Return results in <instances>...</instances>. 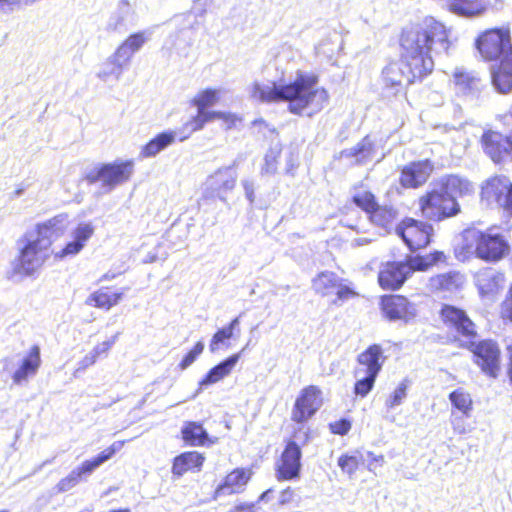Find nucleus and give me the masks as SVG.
<instances>
[{"instance_id": "1", "label": "nucleus", "mask_w": 512, "mask_h": 512, "mask_svg": "<svg viewBox=\"0 0 512 512\" xmlns=\"http://www.w3.org/2000/svg\"><path fill=\"white\" fill-rule=\"evenodd\" d=\"M68 223V215L59 214L38 223L35 230L26 232L18 241L19 254L12 262L13 273L33 276L48 259L52 243L64 235Z\"/></svg>"}, {"instance_id": "2", "label": "nucleus", "mask_w": 512, "mask_h": 512, "mask_svg": "<svg viewBox=\"0 0 512 512\" xmlns=\"http://www.w3.org/2000/svg\"><path fill=\"white\" fill-rule=\"evenodd\" d=\"M319 78L315 74L298 72L289 83L262 89L259 97L263 101L288 102L290 113L312 117L322 111L329 102V93L318 87Z\"/></svg>"}, {"instance_id": "3", "label": "nucleus", "mask_w": 512, "mask_h": 512, "mask_svg": "<svg viewBox=\"0 0 512 512\" xmlns=\"http://www.w3.org/2000/svg\"><path fill=\"white\" fill-rule=\"evenodd\" d=\"M474 193V185L456 174H447L435 181L434 187L417 199L420 216L428 222L439 223L457 216L461 206L457 197Z\"/></svg>"}, {"instance_id": "4", "label": "nucleus", "mask_w": 512, "mask_h": 512, "mask_svg": "<svg viewBox=\"0 0 512 512\" xmlns=\"http://www.w3.org/2000/svg\"><path fill=\"white\" fill-rule=\"evenodd\" d=\"M435 69V62L430 53L401 51L399 62L389 63L382 71V79L386 89L403 92L402 80L408 85L420 83L428 78Z\"/></svg>"}, {"instance_id": "5", "label": "nucleus", "mask_w": 512, "mask_h": 512, "mask_svg": "<svg viewBox=\"0 0 512 512\" xmlns=\"http://www.w3.org/2000/svg\"><path fill=\"white\" fill-rule=\"evenodd\" d=\"M398 43L401 51L430 53L437 46H448L449 31L433 17H424L403 27Z\"/></svg>"}, {"instance_id": "6", "label": "nucleus", "mask_w": 512, "mask_h": 512, "mask_svg": "<svg viewBox=\"0 0 512 512\" xmlns=\"http://www.w3.org/2000/svg\"><path fill=\"white\" fill-rule=\"evenodd\" d=\"M464 241L456 253L462 260L474 256L486 263H496L504 259L510 251V245L505 237L500 233H494L492 229L466 230Z\"/></svg>"}, {"instance_id": "7", "label": "nucleus", "mask_w": 512, "mask_h": 512, "mask_svg": "<svg viewBox=\"0 0 512 512\" xmlns=\"http://www.w3.org/2000/svg\"><path fill=\"white\" fill-rule=\"evenodd\" d=\"M385 360L384 349L377 343L369 345L357 355V366L353 371V375L358 378L353 387L356 396L365 398L372 391Z\"/></svg>"}, {"instance_id": "8", "label": "nucleus", "mask_w": 512, "mask_h": 512, "mask_svg": "<svg viewBox=\"0 0 512 512\" xmlns=\"http://www.w3.org/2000/svg\"><path fill=\"white\" fill-rule=\"evenodd\" d=\"M133 172V160L116 159L113 162L94 165L85 173L83 179L90 185L100 183V193L109 194L117 186L126 183Z\"/></svg>"}, {"instance_id": "9", "label": "nucleus", "mask_w": 512, "mask_h": 512, "mask_svg": "<svg viewBox=\"0 0 512 512\" xmlns=\"http://www.w3.org/2000/svg\"><path fill=\"white\" fill-rule=\"evenodd\" d=\"M353 190L351 203L367 215L372 225L388 230L396 222L398 211L394 206L380 204L377 196L363 184L355 185Z\"/></svg>"}, {"instance_id": "10", "label": "nucleus", "mask_w": 512, "mask_h": 512, "mask_svg": "<svg viewBox=\"0 0 512 512\" xmlns=\"http://www.w3.org/2000/svg\"><path fill=\"white\" fill-rule=\"evenodd\" d=\"M461 347L470 352L472 363L482 374L492 379L500 376L502 372V351L495 339H469Z\"/></svg>"}, {"instance_id": "11", "label": "nucleus", "mask_w": 512, "mask_h": 512, "mask_svg": "<svg viewBox=\"0 0 512 512\" xmlns=\"http://www.w3.org/2000/svg\"><path fill=\"white\" fill-rule=\"evenodd\" d=\"M511 45L508 27L489 28L478 35L475 46L484 61L501 60Z\"/></svg>"}, {"instance_id": "12", "label": "nucleus", "mask_w": 512, "mask_h": 512, "mask_svg": "<svg viewBox=\"0 0 512 512\" xmlns=\"http://www.w3.org/2000/svg\"><path fill=\"white\" fill-rule=\"evenodd\" d=\"M396 234L411 252H415L430 245L434 236V228L428 221L405 217L397 225Z\"/></svg>"}, {"instance_id": "13", "label": "nucleus", "mask_w": 512, "mask_h": 512, "mask_svg": "<svg viewBox=\"0 0 512 512\" xmlns=\"http://www.w3.org/2000/svg\"><path fill=\"white\" fill-rule=\"evenodd\" d=\"M480 200L486 206H498L512 217V183L503 175L486 179L480 190Z\"/></svg>"}, {"instance_id": "14", "label": "nucleus", "mask_w": 512, "mask_h": 512, "mask_svg": "<svg viewBox=\"0 0 512 512\" xmlns=\"http://www.w3.org/2000/svg\"><path fill=\"white\" fill-rule=\"evenodd\" d=\"M507 115L512 120V104ZM479 144L485 155L495 164H501L508 156L512 155V128L508 134H503L493 128H486L480 136Z\"/></svg>"}, {"instance_id": "15", "label": "nucleus", "mask_w": 512, "mask_h": 512, "mask_svg": "<svg viewBox=\"0 0 512 512\" xmlns=\"http://www.w3.org/2000/svg\"><path fill=\"white\" fill-rule=\"evenodd\" d=\"M121 447V442H115L95 457L85 460L80 466L73 469L66 477L62 478L57 483V492L63 493L71 490L80 481L90 476L102 464L110 460Z\"/></svg>"}, {"instance_id": "16", "label": "nucleus", "mask_w": 512, "mask_h": 512, "mask_svg": "<svg viewBox=\"0 0 512 512\" xmlns=\"http://www.w3.org/2000/svg\"><path fill=\"white\" fill-rule=\"evenodd\" d=\"M312 289L315 294L321 297H327L336 294V299L333 301L336 304L338 301H346L358 297V292L351 286L343 283L334 272L323 271L318 273L312 279Z\"/></svg>"}, {"instance_id": "17", "label": "nucleus", "mask_w": 512, "mask_h": 512, "mask_svg": "<svg viewBox=\"0 0 512 512\" xmlns=\"http://www.w3.org/2000/svg\"><path fill=\"white\" fill-rule=\"evenodd\" d=\"M323 404V393L320 387L308 385L297 395L292 411L291 420L302 424L311 419Z\"/></svg>"}, {"instance_id": "18", "label": "nucleus", "mask_w": 512, "mask_h": 512, "mask_svg": "<svg viewBox=\"0 0 512 512\" xmlns=\"http://www.w3.org/2000/svg\"><path fill=\"white\" fill-rule=\"evenodd\" d=\"M412 275L413 270L407 261H386L379 268L377 282L382 290L397 291L404 286Z\"/></svg>"}, {"instance_id": "19", "label": "nucleus", "mask_w": 512, "mask_h": 512, "mask_svg": "<svg viewBox=\"0 0 512 512\" xmlns=\"http://www.w3.org/2000/svg\"><path fill=\"white\" fill-rule=\"evenodd\" d=\"M439 317L448 329L455 331L467 341L478 337L477 326L465 310L450 304H443L439 310Z\"/></svg>"}, {"instance_id": "20", "label": "nucleus", "mask_w": 512, "mask_h": 512, "mask_svg": "<svg viewBox=\"0 0 512 512\" xmlns=\"http://www.w3.org/2000/svg\"><path fill=\"white\" fill-rule=\"evenodd\" d=\"M379 307L383 316L389 321L408 323L417 316L416 305L406 296L400 294H385L380 296Z\"/></svg>"}, {"instance_id": "21", "label": "nucleus", "mask_w": 512, "mask_h": 512, "mask_svg": "<svg viewBox=\"0 0 512 512\" xmlns=\"http://www.w3.org/2000/svg\"><path fill=\"white\" fill-rule=\"evenodd\" d=\"M301 446L294 440L286 441L283 451L276 463L275 472L279 481H289L300 477Z\"/></svg>"}, {"instance_id": "22", "label": "nucleus", "mask_w": 512, "mask_h": 512, "mask_svg": "<svg viewBox=\"0 0 512 512\" xmlns=\"http://www.w3.org/2000/svg\"><path fill=\"white\" fill-rule=\"evenodd\" d=\"M434 169L430 159L411 161L400 169L399 184L404 189H418L428 182Z\"/></svg>"}, {"instance_id": "23", "label": "nucleus", "mask_w": 512, "mask_h": 512, "mask_svg": "<svg viewBox=\"0 0 512 512\" xmlns=\"http://www.w3.org/2000/svg\"><path fill=\"white\" fill-rule=\"evenodd\" d=\"M450 81L455 93L464 97L477 96L485 87L480 73L465 67H456Z\"/></svg>"}, {"instance_id": "24", "label": "nucleus", "mask_w": 512, "mask_h": 512, "mask_svg": "<svg viewBox=\"0 0 512 512\" xmlns=\"http://www.w3.org/2000/svg\"><path fill=\"white\" fill-rule=\"evenodd\" d=\"M506 277L503 272L486 268L475 275V286L482 299L493 300L503 290Z\"/></svg>"}, {"instance_id": "25", "label": "nucleus", "mask_w": 512, "mask_h": 512, "mask_svg": "<svg viewBox=\"0 0 512 512\" xmlns=\"http://www.w3.org/2000/svg\"><path fill=\"white\" fill-rule=\"evenodd\" d=\"M215 119L223 120L226 125V129H231L238 120L236 115L230 112L198 111V114L185 124L184 130H187L188 134L180 136L179 141L186 140L191 133L201 130L207 122Z\"/></svg>"}, {"instance_id": "26", "label": "nucleus", "mask_w": 512, "mask_h": 512, "mask_svg": "<svg viewBox=\"0 0 512 512\" xmlns=\"http://www.w3.org/2000/svg\"><path fill=\"white\" fill-rule=\"evenodd\" d=\"M465 283V276L458 271H448L437 274L430 279L433 293L452 294L461 290Z\"/></svg>"}, {"instance_id": "27", "label": "nucleus", "mask_w": 512, "mask_h": 512, "mask_svg": "<svg viewBox=\"0 0 512 512\" xmlns=\"http://www.w3.org/2000/svg\"><path fill=\"white\" fill-rule=\"evenodd\" d=\"M228 166L218 169L213 175L207 180L208 189L215 193L216 196L224 201V193L234 188L236 182V175L233 166Z\"/></svg>"}, {"instance_id": "28", "label": "nucleus", "mask_w": 512, "mask_h": 512, "mask_svg": "<svg viewBox=\"0 0 512 512\" xmlns=\"http://www.w3.org/2000/svg\"><path fill=\"white\" fill-rule=\"evenodd\" d=\"M251 477V472L244 468H236L230 472L220 483L216 490V496H226L239 493L247 484Z\"/></svg>"}, {"instance_id": "29", "label": "nucleus", "mask_w": 512, "mask_h": 512, "mask_svg": "<svg viewBox=\"0 0 512 512\" xmlns=\"http://www.w3.org/2000/svg\"><path fill=\"white\" fill-rule=\"evenodd\" d=\"M179 137L178 132L175 130H165L158 133L141 148L140 157L152 158L157 156L171 146Z\"/></svg>"}, {"instance_id": "30", "label": "nucleus", "mask_w": 512, "mask_h": 512, "mask_svg": "<svg viewBox=\"0 0 512 512\" xmlns=\"http://www.w3.org/2000/svg\"><path fill=\"white\" fill-rule=\"evenodd\" d=\"M40 364V347L38 345H33L29 353L22 359L18 369L12 375L14 383L21 384L28 377L35 375Z\"/></svg>"}, {"instance_id": "31", "label": "nucleus", "mask_w": 512, "mask_h": 512, "mask_svg": "<svg viewBox=\"0 0 512 512\" xmlns=\"http://www.w3.org/2000/svg\"><path fill=\"white\" fill-rule=\"evenodd\" d=\"M205 457L197 451H186L173 459L172 474L176 477L183 476L191 470L200 471Z\"/></svg>"}, {"instance_id": "32", "label": "nucleus", "mask_w": 512, "mask_h": 512, "mask_svg": "<svg viewBox=\"0 0 512 512\" xmlns=\"http://www.w3.org/2000/svg\"><path fill=\"white\" fill-rule=\"evenodd\" d=\"M238 360L239 356L234 354L212 367L200 380L199 389L208 387L223 379L231 372L233 367L237 364Z\"/></svg>"}, {"instance_id": "33", "label": "nucleus", "mask_w": 512, "mask_h": 512, "mask_svg": "<svg viewBox=\"0 0 512 512\" xmlns=\"http://www.w3.org/2000/svg\"><path fill=\"white\" fill-rule=\"evenodd\" d=\"M181 437L188 446H203L209 441V434L200 422L186 421L181 427Z\"/></svg>"}, {"instance_id": "34", "label": "nucleus", "mask_w": 512, "mask_h": 512, "mask_svg": "<svg viewBox=\"0 0 512 512\" xmlns=\"http://www.w3.org/2000/svg\"><path fill=\"white\" fill-rule=\"evenodd\" d=\"M133 9L128 0H121L116 10L110 16L107 23V30L122 32L127 30L128 24L132 21Z\"/></svg>"}, {"instance_id": "35", "label": "nucleus", "mask_w": 512, "mask_h": 512, "mask_svg": "<svg viewBox=\"0 0 512 512\" xmlns=\"http://www.w3.org/2000/svg\"><path fill=\"white\" fill-rule=\"evenodd\" d=\"M491 79L499 93H509L512 90V66L502 58L494 68Z\"/></svg>"}, {"instance_id": "36", "label": "nucleus", "mask_w": 512, "mask_h": 512, "mask_svg": "<svg viewBox=\"0 0 512 512\" xmlns=\"http://www.w3.org/2000/svg\"><path fill=\"white\" fill-rule=\"evenodd\" d=\"M375 154V146L369 136H365L352 148L344 151V155L353 158L355 164L362 165L367 163Z\"/></svg>"}, {"instance_id": "37", "label": "nucleus", "mask_w": 512, "mask_h": 512, "mask_svg": "<svg viewBox=\"0 0 512 512\" xmlns=\"http://www.w3.org/2000/svg\"><path fill=\"white\" fill-rule=\"evenodd\" d=\"M124 292H110L102 289L92 293L87 299V304L93 305L97 308L109 310L117 305L123 298Z\"/></svg>"}, {"instance_id": "38", "label": "nucleus", "mask_w": 512, "mask_h": 512, "mask_svg": "<svg viewBox=\"0 0 512 512\" xmlns=\"http://www.w3.org/2000/svg\"><path fill=\"white\" fill-rule=\"evenodd\" d=\"M239 325V318H234L227 326H224L216 331V333L212 336V339L209 344V350L212 353H215L222 347L229 346V340L234 335V331L237 329Z\"/></svg>"}, {"instance_id": "39", "label": "nucleus", "mask_w": 512, "mask_h": 512, "mask_svg": "<svg viewBox=\"0 0 512 512\" xmlns=\"http://www.w3.org/2000/svg\"><path fill=\"white\" fill-rule=\"evenodd\" d=\"M364 463V457L360 450L343 453L339 456L337 464L341 471L348 476H353Z\"/></svg>"}, {"instance_id": "40", "label": "nucleus", "mask_w": 512, "mask_h": 512, "mask_svg": "<svg viewBox=\"0 0 512 512\" xmlns=\"http://www.w3.org/2000/svg\"><path fill=\"white\" fill-rule=\"evenodd\" d=\"M449 400L454 409L458 410L463 416L470 417L473 410V400L468 391L457 388L449 394Z\"/></svg>"}, {"instance_id": "41", "label": "nucleus", "mask_w": 512, "mask_h": 512, "mask_svg": "<svg viewBox=\"0 0 512 512\" xmlns=\"http://www.w3.org/2000/svg\"><path fill=\"white\" fill-rule=\"evenodd\" d=\"M220 99V90L207 88L200 91L192 100V104L198 111H208L207 109L215 105Z\"/></svg>"}, {"instance_id": "42", "label": "nucleus", "mask_w": 512, "mask_h": 512, "mask_svg": "<svg viewBox=\"0 0 512 512\" xmlns=\"http://www.w3.org/2000/svg\"><path fill=\"white\" fill-rule=\"evenodd\" d=\"M123 73V67L116 61L113 56H109L106 61L101 65L97 72V77L106 82L111 76H114L116 80H119Z\"/></svg>"}, {"instance_id": "43", "label": "nucleus", "mask_w": 512, "mask_h": 512, "mask_svg": "<svg viewBox=\"0 0 512 512\" xmlns=\"http://www.w3.org/2000/svg\"><path fill=\"white\" fill-rule=\"evenodd\" d=\"M499 318L505 324H512V282L499 306Z\"/></svg>"}, {"instance_id": "44", "label": "nucleus", "mask_w": 512, "mask_h": 512, "mask_svg": "<svg viewBox=\"0 0 512 512\" xmlns=\"http://www.w3.org/2000/svg\"><path fill=\"white\" fill-rule=\"evenodd\" d=\"M149 31H139L131 34L124 42L134 53L138 52L151 36Z\"/></svg>"}, {"instance_id": "45", "label": "nucleus", "mask_w": 512, "mask_h": 512, "mask_svg": "<svg viewBox=\"0 0 512 512\" xmlns=\"http://www.w3.org/2000/svg\"><path fill=\"white\" fill-rule=\"evenodd\" d=\"M204 347V342L198 341L194 345V347L183 356L182 360L179 363L180 369L185 370L190 365H192L195 362V360L202 354Z\"/></svg>"}, {"instance_id": "46", "label": "nucleus", "mask_w": 512, "mask_h": 512, "mask_svg": "<svg viewBox=\"0 0 512 512\" xmlns=\"http://www.w3.org/2000/svg\"><path fill=\"white\" fill-rule=\"evenodd\" d=\"M94 227L91 223H80L73 231V239L80 241V245L85 246L86 242L92 237Z\"/></svg>"}, {"instance_id": "47", "label": "nucleus", "mask_w": 512, "mask_h": 512, "mask_svg": "<svg viewBox=\"0 0 512 512\" xmlns=\"http://www.w3.org/2000/svg\"><path fill=\"white\" fill-rule=\"evenodd\" d=\"M294 498V490L291 487H287L280 491L279 493H275V499L271 501V509L281 508L293 501Z\"/></svg>"}, {"instance_id": "48", "label": "nucleus", "mask_w": 512, "mask_h": 512, "mask_svg": "<svg viewBox=\"0 0 512 512\" xmlns=\"http://www.w3.org/2000/svg\"><path fill=\"white\" fill-rule=\"evenodd\" d=\"M134 51L131 50L130 47H128L125 42L123 41L115 50V52L112 54L114 61L118 62L123 68L125 65H127L132 56L134 55Z\"/></svg>"}, {"instance_id": "49", "label": "nucleus", "mask_w": 512, "mask_h": 512, "mask_svg": "<svg viewBox=\"0 0 512 512\" xmlns=\"http://www.w3.org/2000/svg\"><path fill=\"white\" fill-rule=\"evenodd\" d=\"M84 247L80 245V241H75L74 239L68 242L60 251L56 252V259H64L68 256L77 255Z\"/></svg>"}, {"instance_id": "50", "label": "nucleus", "mask_w": 512, "mask_h": 512, "mask_svg": "<svg viewBox=\"0 0 512 512\" xmlns=\"http://www.w3.org/2000/svg\"><path fill=\"white\" fill-rule=\"evenodd\" d=\"M404 261L409 263V266L413 270V274L416 271H426L432 267L431 262H429L427 256H416L413 258L405 259Z\"/></svg>"}, {"instance_id": "51", "label": "nucleus", "mask_w": 512, "mask_h": 512, "mask_svg": "<svg viewBox=\"0 0 512 512\" xmlns=\"http://www.w3.org/2000/svg\"><path fill=\"white\" fill-rule=\"evenodd\" d=\"M331 433L335 435H346L351 429V422L348 419H338L329 424Z\"/></svg>"}, {"instance_id": "52", "label": "nucleus", "mask_w": 512, "mask_h": 512, "mask_svg": "<svg viewBox=\"0 0 512 512\" xmlns=\"http://www.w3.org/2000/svg\"><path fill=\"white\" fill-rule=\"evenodd\" d=\"M405 397H406V386L401 384L390 395L389 399L386 402V405L389 408H393L397 405H400L402 400Z\"/></svg>"}, {"instance_id": "53", "label": "nucleus", "mask_w": 512, "mask_h": 512, "mask_svg": "<svg viewBox=\"0 0 512 512\" xmlns=\"http://www.w3.org/2000/svg\"><path fill=\"white\" fill-rule=\"evenodd\" d=\"M368 463H367V469L376 474L377 471L382 468L385 464V457L384 455H376L373 452H368Z\"/></svg>"}, {"instance_id": "54", "label": "nucleus", "mask_w": 512, "mask_h": 512, "mask_svg": "<svg viewBox=\"0 0 512 512\" xmlns=\"http://www.w3.org/2000/svg\"><path fill=\"white\" fill-rule=\"evenodd\" d=\"M505 351L507 359L506 376L508 378L509 384L512 387V341L506 345Z\"/></svg>"}, {"instance_id": "55", "label": "nucleus", "mask_w": 512, "mask_h": 512, "mask_svg": "<svg viewBox=\"0 0 512 512\" xmlns=\"http://www.w3.org/2000/svg\"><path fill=\"white\" fill-rule=\"evenodd\" d=\"M97 360V357L92 354L90 351L87 355L83 357L81 361L78 363V370H85L89 366L93 365Z\"/></svg>"}, {"instance_id": "56", "label": "nucleus", "mask_w": 512, "mask_h": 512, "mask_svg": "<svg viewBox=\"0 0 512 512\" xmlns=\"http://www.w3.org/2000/svg\"><path fill=\"white\" fill-rule=\"evenodd\" d=\"M429 262H431V266L437 264L438 262H444L446 260V255L443 251H433L427 255Z\"/></svg>"}, {"instance_id": "57", "label": "nucleus", "mask_w": 512, "mask_h": 512, "mask_svg": "<svg viewBox=\"0 0 512 512\" xmlns=\"http://www.w3.org/2000/svg\"><path fill=\"white\" fill-rule=\"evenodd\" d=\"M275 493L276 491L274 489H268L260 495L258 501L267 504L268 507L271 508V501L275 499Z\"/></svg>"}, {"instance_id": "58", "label": "nucleus", "mask_w": 512, "mask_h": 512, "mask_svg": "<svg viewBox=\"0 0 512 512\" xmlns=\"http://www.w3.org/2000/svg\"><path fill=\"white\" fill-rule=\"evenodd\" d=\"M108 350L109 344H105L104 342H102L95 346L91 352L98 358L101 354L106 353Z\"/></svg>"}, {"instance_id": "59", "label": "nucleus", "mask_w": 512, "mask_h": 512, "mask_svg": "<svg viewBox=\"0 0 512 512\" xmlns=\"http://www.w3.org/2000/svg\"><path fill=\"white\" fill-rule=\"evenodd\" d=\"M244 189H245L247 199L252 203L254 201L253 184L252 183L249 184L248 182H245Z\"/></svg>"}, {"instance_id": "60", "label": "nucleus", "mask_w": 512, "mask_h": 512, "mask_svg": "<svg viewBox=\"0 0 512 512\" xmlns=\"http://www.w3.org/2000/svg\"><path fill=\"white\" fill-rule=\"evenodd\" d=\"M453 429L458 434H464L467 432V428L464 425L459 424V419L455 418L452 421Z\"/></svg>"}, {"instance_id": "61", "label": "nucleus", "mask_w": 512, "mask_h": 512, "mask_svg": "<svg viewBox=\"0 0 512 512\" xmlns=\"http://www.w3.org/2000/svg\"><path fill=\"white\" fill-rule=\"evenodd\" d=\"M158 259H159L158 254L154 249L153 251H150L147 253L143 262L144 263H153V262H156Z\"/></svg>"}, {"instance_id": "62", "label": "nucleus", "mask_w": 512, "mask_h": 512, "mask_svg": "<svg viewBox=\"0 0 512 512\" xmlns=\"http://www.w3.org/2000/svg\"><path fill=\"white\" fill-rule=\"evenodd\" d=\"M122 273V271H118V272H113V271H108L106 272L102 278H101V281H109V280H112L114 278H116L117 275H120Z\"/></svg>"}, {"instance_id": "63", "label": "nucleus", "mask_w": 512, "mask_h": 512, "mask_svg": "<svg viewBox=\"0 0 512 512\" xmlns=\"http://www.w3.org/2000/svg\"><path fill=\"white\" fill-rule=\"evenodd\" d=\"M504 60L512 66V44L510 45L507 53L505 54V56L503 57Z\"/></svg>"}, {"instance_id": "64", "label": "nucleus", "mask_w": 512, "mask_h": 512, "mask_svg": "<svg viewBox=\"0 0 512 512\" xmlns=\"http://www.w3.org/2000/svg\"><path fill=\"white\" fill-rule=\"evenodd\" d=\"M24 193V188L21 187V188H17L11 195V199H14V198H17V197H20L22 194Z\"/></svg>"}]
</instances>
